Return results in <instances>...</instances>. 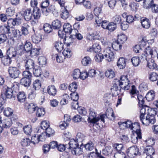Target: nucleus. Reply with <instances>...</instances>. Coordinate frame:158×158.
I'll return each mask as SVG.
<instances>
[{"label":"nucleus","mask_w":158,"mask_h":158,"mask_svg":"<svg viewBox=\"0 0 158 158\" xmlns=\"http://www.w3.org/2000/svg\"><path fill=\"white\" fill-rule=\"evenodd\" d=\"M157 113L156 111L148 107H142L140 110V120L145 126H148L150 124H154L156 122L155 116Z\"/></svg>","instance_id":"f257e3e1"},{"label":"nucleus","mask_w":158,"mask_h":158,"mask_svg":"<svg viewBox=\"0 0 158 158\" xmlns=\"http://www.w3.org/2000/svg\"><path fill=\"white\" fill-rule=\"evenodd\" d=\"M106 60L108 61H111L114 58V53L110 47L105 48L103 51V54L99 53L96 55L94 57L95 61L98 62H101L104 59V57Z\"/></svg>","instance_id":"f03ea898"},{"label":"nucleus","mask_w":158,"mask_h":158,"mask_svg":"<svg viewBox=\"0 0 158 158\" xmlns=\"http://www.w3.org/2000/svg\"><path fill=\"white\" fill-rule=\"evenodd\" d=\"M18 84V82H15L12 84L11 88L7 87L6 88H5V91L4 94H1V96L2 95L3 97L5 98V100L6 98H10L12 97H15V96L13 93L14 92H16L18 91L19 89Z\"/></svg>","instance_id":"7ed1b4c3"},{"label":"nucleus","mask_w":158,"mask_h":158,"mask_svg":"<svg viewBox=\"0 0 158 158\" xmlns=\"http://www.w3.org/2000/svg\"><path fill=\"white\" fill-rule=\"evenodd\" d=\"M145 54H142L140 56L138 57L140 60H147V56H150L152 58L155 57L157 54V52L154 48H151L149 46L144 51Z\"/></svg>","instance_id":"20e7f679"},{"label":"nucleus","mask_w":158,"mask_h":158,"mask_svg":"<svg viewBox=\"0 0 158 158\" xmlns=\"http://www.w3.org/2000/svg\"><path fill=\"white\" fill-rule=\"evenodd\" d=\"M133 131H135L137 135L136 137H133L132 138L131 141L134 143L137 142L138 139H140L142 138V135L140 129V126L138 123H133L130 129Z\"/></svg>","instance_id":"39448f33"},{"label":"nucleus","mask_w":158,"mask_h":158,"mask_svg":"<svg viewBox=\"0 0 158 158\" xmlns=\"http://www.w3.org/2000/svg\"><path fill=\"white\" fill-rule=\"evenodd\" d=\"M117 84L125 90L129 89L131 86V83L127 78V75L121 76L120 79L117 81Z\"/></svg>","instance_id":"423d86ee"},{"label":"nucleus","mask_w":158,"mask_h":158,"mask_svg":"<svg viewBox=\"0 0 158 158\" xmlns=\"http://www.w3.org/2000/svg\"><path fill=\"white\" fill-rule=\"evenodd\" d=\"M89 117L88 119V121L89 123H94L95 120H100L101 122H105L104 118L105 115L102 114L99 116V117H96V113L95 112L94 110L92 109H89Z\"/></svg>","instance_id":"0eeeda50"},{"label":"nucleus","mask_w":158,"mask_h":158,"mask_svg":"<svg viewBox=\"0 0 158 158\" xmlns=\"http://www.w3.org/2000/svg\"><path fill=\"white\" fill-rule=\"evenodd\" d=\"M128 156L131 158H135L136 156L140 155L139 149L136 146H132L129 148L127 150Z\"/></svg>","instance_id":"6e6552de"},{"label":"nucleus","mask_w":158,"mask_h":158,"mask_svg":"<svg viewBox=\"0 0 158 158\" xmlns=\"http://www.w3.org/2000/svg\"><path fill=\"white\" fill-rule=\"evenodd\" d=\"M41 86V84L40 81L36 80L34 81L31 87V89L30 90L29 95H33L34 96L36 94L35 91L39 90Z\"/></svg>","instance_id":"1a4fd4ad"},{"label":"nucleus","mask_w":158,"mask_h":158,"mask_svg":"<svg viewBox=\"0 0 158 158\" xmlns=\"http://www.w3.org/2000/svg\"><path fill=\"white\" fill-rule=\"evenodd\" d=\"M9 76L14 79L19 77L20 71L18 68L15 67H10L8 70Z\"/></svg>","instance_id":"9d476101"},{"label":"nucleus","mask_w":158,"mask_h":158,"mask_svg":"<svg viewBox=\"0 0 158 158\" xmlns=\"http://www.w3.org/2000/svg\"><path fill=\"white\" fill-rule=\"evenodd\" d=\"M23 17L24 19L26 21L31 20L33 17L32 11L30 8H28L23 10Z\"/></svg>","instance_id":"9b49d317"},{"label":"nucleus","mask_w":158,"mask_h":158,"mask_svg":"<svg viewBox=\"0 0 158 158\" xmlns=\"http://www.w3.org/2000/svg\"><path fill=\"white\" fill-rule=\"evenodd\" d=\"M33 30L34 32V34L31 37L32 41L35 44H38L41 41L42 39L41 35L38 31H36L35 32L33 28Z\"/></svg>","instance_id":"f8f14e48"},{"label":"nucleus","mask_w":158,"mask_h":158,"mask_svg":"<svg viewBox=\"0 0 158 158\" xmlns=\"http://www.w3.org/2000/svg\"><path fill=\"white\" fill-rule=\"evenodd\" d=\"M45 135L42 132L41 134L36 136V135L31 138V142L34 144L37 143L40 141H43L44 139Z\"/></svg>","instance_id":"ddd939ff"},{"label":"nucleus","mask_w":158,"mask_h":158,"mask_svg":"<svg viewBox=\"0 0 158 158\" xmlns=\"http://www.w3.org/2000/svg\"><path fill=\"white\" fill-rule=\"evenodd\" d=\"M25 107L26 110L30 113H33L37 108L36 105L33 103L29 104L28 103H26L25 104Z\"/></svg>","instance_id":"4468645a"},{"label":"nucleus","mask_w":158,"mask_h":158,"mask_svg":"<svg viewBox=\"0 0 158 158\" xmlns=\"http://www.w3.org/2000/svg\"><path fill=\"white\" fill-rule=\"evenodd\" d=\"M25 67L26 70L33 69L35 66L34 61L31 59L26 60L25 62Z\"/></svg>","instance_id":"2eb2a0df"},{"label":"nucleus","mask_w":158,"mask_h":158,"mask_svg":"<svg viewBox=\"0 0 158 158\" xmlns=\"http://www.w3.org/2000/svg\"><path fill=\"white\" fill-rule=\"evenodd\" d=\"M143 153L147 155L146 157L148 156L151 157V156H152L155 153L154 149L151 146H147L144 149Z\"/></svg>","instance_id":"dca6fc26"},{"label":"nucleus","mask_w":158,"mask_h":158,"mask_svg":"<svg viewBox=\"0 0 158 158\" xmlns=\"http://www.w3.org/2000/svg\"><path fill=\"white\" fill-rule=\"evenodd\" d=\"M126 59L123 57H120L118 60L117 64L120 69L124 68L126 65Z\"/></svg>","instance_id":"f3484780"},{"label":"nucleus","mask_w":158,"mask_h":158,"mask_svg":"<svg viewBox=\"0 0 158 158\" xmlns=\"http://www.w3.org/2000/svg\"><path fill=\"white\" fill-rule=\"evenodd\" d=\"M47 91L50 95L55 96L56 94L57 90L54 85H51L48 87Z\"/></svg>","instance_id":"a211bd4d"},{"label":"nucleus","mask_w":158,"mask_h":158,"mask_svg":"<svg viewBox=\"0 0 158 158\" xmlns=\"http://www.w3.org/2000/svg\"><path fill=\"white\" fill-rule=\"evenodd\" d=\"M69 147L67 148V149L69 150H71L79 146V143L75 139H71L69 142ZM68 146V145H67Z\"/></svg>","instance_id":"6ab92c4d"},{"label":"nucleus","mask_w":158,"mask_h":158,"mask_svg":"<svg viewBox=\"0 0 158 158\" xmlns=\"http://www.w3.org/2000/svg\"><path fill=\"white\" fill-rule=\"evenodd\" d=\"M95 152H90L87 156H84L83 158H99L103 157L101 155V154L98 152V150L95 148Z\"/></svg>","instance_id":"aec40b11"},{"label":"nucleus","mask_w":158,"mask_h":158,"mask_svg":"<svg viewBox=\"0 0 158 158\" xmlns=\"http://www.w3.org/2000/svg\"><path fill=\"white\" fill-rule=\"evenodd\" d=\"M141 23L142 27L145 29H148L150 27V22L148 19L146 18H142Z\"/></svg>","instance_id":"412c9836"},{"label":"nucleus","mask_w":158,"mask_h":158,"mask_svg":"<svg viewBox=\"0 0 158 158\" xmlns=\"http://www.w3.org/2000/svg\"><path fill=\"white\" fill-rule=\"evenodd\" d=\"M73 155L76 156H79L82 155L83 153V148L81 147L77 146L71 150Z\"/></svg>","instance_id":"4be33fe9"},{"label":"nucleus","mask_w":158,"mask_h":158,"mask_svg":"<svg viewBox=\"0 0 158 158\" xmlns=\"http://www.w3.org/2000/svg\"><path fill=\"white\" fill-rule=\"evenodd\" d=\"M147 65L150 69L155 70L157 69V64L155 62L154 60L150 58L148 60Z\"/></svg>","instance_id":"5701e85b"},{"label":"nucleus","mask_w":158,"mask_h":158,"mask_svg":"<svg viewBox=\"0 0 158 158\" xmlns=\"http://www.w3.org/2000/svg\"><path fill=\"white\" fill-rule=\"evenodd\" d=\"M30 27L27 23L23 24L21 26V31L23 35H26L29 33V29Z\"/></svg>","instance_id":"b1692460"},{"label":"nucleus","mask_w":158,"mask_h":158,"mask_svg":"<svg viewBox=\"0 0 158 158\" xmlns=\"http://www.w3.org/2000/svg\"><path fill=\"white\" fill-rule=\"evenodd\" d=\"M12 123L11 120L10 118H8L2 121L1 125L3 128H8L11 126Z\"/></svg>","instance_id":"393cba45"},{"label":"nucleus","mask_w":158,"mask_h":158,"mask_svg":"<svg viewBox=\"0 0 158 158\" xmlns=\"http://www.w3.org/2000/svg\"><path fill=\"white\" fill-rule=\"evenodd\" d=\"M6 56L11 59L16 57L17 53L14 49L9 48L6 51Z\"/></svg>","instance_id":"a878e982"},{"label":"nucleus","mask_w":158,"mask_h":158,"mask_svg":"<svg viewBox=\"0 0 158 158\" xmlns=\"http://www.w3.org/2000/svg\"><path fill=\"white\" fill-rule=\"evenodd\" d=\"M112 48H111L110 47V48H111V50H112V51L114 53L113 51V50L117 51L118 50H120L121 49L122 47V44L117 40L113 42L112 44Z\"/></svg>","instance_id":"bb28decb"},{"label":"nucleus","mask_w":158,"mask_h":158,"mask_svg":"<svg viewBox=\"0 0 158 158\" xmlns=\"http://www.w3.org/2000/svg\"><path fill=\"white\" fill-rule=\"evenodd\" d=\"M63 30L67 34L71 33L73 29L71 25L69 23H65L63 26Z\"/></svg>","instance_id":"cd10ccee"},{"label":"nucleus","mask_w":158,"mask_h":158,"mask_svg":"<svg viewBox=\"0 0 158 158\" xmlns=\"http://www.w3.org/2000/svg\"><path fill=\"white\" fill-rule=\"evenodd\" d=\"M101 49L99 45L97 43H95L93 45L92 47L89 48V51L90 52H93L97 53L100 52Z\"/></svg>","instance_id":"c85d7f7f"},{"label":"nucleus","mask_w":158,"mask_h":158,"mask_svg":"<svg viewBox=\"0 0 158 158\" xmlns=\"http://www.w3.org/2000/svg\"><path fill=\"white\" fill-rule=\"evenodd\" d=\"M32 11L33 17L35 19H38L40 18L41 14L39 9L37 8H34Z\"/></svg>","instance_id":"c756f323"},{"label":"nucleus","mask_w":158,"mask_h":158,"mask_svg":"<svg viewBox=\"0 0 158 158\" xmlns=\"http://www.w3.org/2000/svg\"><path fill=\"white\" fill-rule=\"evenodd\" d=\"M17 96L18 101L20 102H24L26 99L25 94L23 92H19Z\"/></svg>","instance_id":"7c9ffc66"},{"label":"nucleus","mask_w":158,"mask_h":158,"mask_svg":"<svg viewBox=\"0 0 158 158\" xmlns=\"http://www.w3.org/2000/svg\"><path fill=\"white\" fill-rule=\"evenodd\" d=\"M76 105H74V104L73 105V106H74V108L75 109L78 108V110L79 113L82 115H85L87 113V112L85 108L84 107L79 108L78 103L77 102L76 103Z\"/></svg>","instance_id":"2f4dec72"},{"label":"nucleus","mask_w":158,"mask_h":158,"mask_svg":"<svg viewBox=\"0 0 158 158\" xmlns=\"http://www.w3.org/2000/svg\"><path fill=\"white\" fill-rule=\"evenodd\" d=\"M31 79L23 77L20 81V84L25 87L29 86L31 84Z\"/></svg>","instance_id":"473e14b6"},{"label":"nucleus","mask_w":158,"mask_h":158,"mask_svg":"<svg viewBox=\"0 0 158 158\" xmlns=\"http://www.w3.org/2000/svg\"><path fill=\"white\" fill-rule=\"evenodd\" d=\"M53 46L58 52H60L63 49L64 44L61 42L56 41L53 44Z\"/></svg>","instance_id":"72a5a7b5"},{"label":"nucleus","mask_w":158,"mask_h":158,"mask_svg":"<svg viewBox=\"0 0 158 158\" xmlns=\"http://www.w3.org/2000/svg\"><path fill=\"white\" fill-rule=\"evenodd\" d=\"M2 62L5 66H8L11 63L12 60L6 56H4L1 59Z\"/></svg>","instance_id":"f704fd0d"},{"label":"nucleus","mask_w":158,"mask_h":158,"mask_svg":"<svg viewBox=\"0 0 158 158\" xmlns=\"http://www.w3.org/2000/svg\"><path fill=\"white\" fill-rule=\"evenodd\" d=\"M33 72L34 75L36 77H39L42 74L41 69L39 67H35L33 68Z\"/></svg>","instance_id":"c9c22d12"},{"label":"nucleus","mask_w":158,"mask_h":158,"mask_svg":"<svg viewBox=\"0 0 158 158\" xmlns=\"http://www.w3.org/2000/svg\"><path fill=\"white\" fill-rule=\"evenodd\" d=\"M117 84H115L111 88V92L113 96H116L118 95L120 93V89L118 88V86Z\"/></svg>","instance_id":"e433bc0d"},{"label":"nucleus","mask_w":158,"mask_h":158,"mask_svg":"<svg viewBox=\"0 0 158 158\" xmlns=\"http://www.w3.org/2000/svg\"><path fill=\"white\" fill-rule=\"evenodd\" d=\"M127 39V37L124 34H120L118 35L117 41L122 44L126 41Z\"/></svg>","instance_id":"4c0bfd02"},{"label":"nucleus","mask_w":158,"mask_h":158,"mask_svg":"<svg viewBox=\"0 0 158 158\" xmlns=\"http://www.w3.org/2000/svg\"><path fill=\"white\" fill-rule=\"evenodd\" d=\"M55 56L56 61L58 63L63 62L66 58L62 53H58L55 54Z\"/></svg>","instance_id":"58836bf2"},{"label":"nucleus","mask_w":158,"mask_h":158,"mask_svg":"<svg viewBox=\"0 0 158 158\" xmlns=\"http://www.w3.org/2000/svg\"><path fill=\"white\" fill-rule=\"evenodd\" d=\"M155 96V95L154 91L151 90L147 93L145 96V98L147 100L150 102L154 99Z\"/></svg>","instance_id":"ea45409f"},{"label":"nucleus","mask_w":158,"mask_h":158,"mask_svg":"<svg viewBox=\"0 0 158 158\" xmlns=\"http://www.w3.org/2000/svg\"><path fill=\"white\" fill-rule=\"evenodd\" d=\"M36 112V116L38 117H41L43 116L45 113L44 109L43 108H37Z\"/></svg>","instance_id":"a19ab883"},{"label":"nucleus","mask_w":158,"mask_h":158,"mask_svg":"<svg viewBox=\"0 0 158 158\" xmlns=\"http://www.w3.org/2000/svg\"><path fill=\"white\" fill-rule=\"evenodd\" d=\"M106 76L110 78H112L115 76V73L113 69H108L105 73Z\"/></svg>","instance_id":"79ce46f5"},{"label":"nucleus","mask_w":158,"mask_h":158,"mask_svg":"<svg viewBox=\"0 0 158 158\" xmlns=\"http://www.w3.org/2000/svg\"><path fill=\"white\" fill-rule=\"evenodd\" d=\"M52 25L54 29H58L61 27V24L60 21L56 19L52 22Z\"/></svg>","instance_id":"37998d69"},{"label":"nucleus","mask_w":158,"mask_h":158,"mask_svg":"<svg viewBox=\"0 0 158 158\" xmlns=\"http://www.w3.org/2000/svg\"><path fill=\"white\" fill-rule=\"evenodd\" d=\"M40 49L37 48H33L30 51V54L31 57L37 56L40 53Z\"/></svg>","instance_id":"c03bdc74"},{"label":"nucleus","mask_w":158,"mask_h":158,"mask_svg":"<svg viewBox=\"0 0 158 158\" xmlns=\"http://www.w3.org/2000/svg\"><path fill=\"white\" fill-rule=\"evenodd\" d=\"M10 32L12 35L15 37H19L20 35V32L17 29L11 27Z\"/></svg>","instance_id":"a18cd8bd"},{"label":"nucleus","mask_w":158,"mask_h":158,"mask_svg":"<svg viewBox=\"0 0 158 158\" xmlns=\"http://www.w3.org/2000/svg\"><path fill=\"white\" fill-rule=\"evenodd\" d=\"M62 53L65 58H69L72 55V53L71 50L68 48H65L63 52Z\"/></svg>","instance_id":"49530a36"},{"label":"nucleus","mask_w":158,"mask_h":158,"mask_svg":"<svg viewBox=\"0 0 158 158\" xmlns=\"http://www.w3.org/2000/svg\"><path fill=\"white\" fill-rule=\"evenodd\" d=\"M131 61L134 66L136 67L139 65L140 60L138 57L134 56L131 58Z\"/></svg>","instance_id":"de8ad7c7"},{"label":"nucleus","mask_w":158,"mask_h":158,"mask_svg":"<svg viewBox=\"0 0 158 158\" xmlns=\"http://www.w3.org/2000/svg\"><path fill=\"white\" fill-rule=\"evenodd\" d=\"M69 16V13L68 10L64 7L60 14V16L63 19H66Z\"/></svg>","instance_id":"09e8293b"},{"label":"nucleus","mask_w":158,"mask_h":158,"mask_svg":"<svg viewBox=\"0 0 158 158\" xmlns=\"http://www.w3.org/2000/svg\"><path fill=\"white\" fill-rule=\"evenodd\" d=\"M149 79L152 81H155L158 79V74L155 72H151L149 75Z\"/></svg>","instance_id":"8fccbe9b"},{"label":"nucleus","mask_w":158,"mask_h":158,"mask_svg":"<svg viewBox=\"0 0 158 158\" xmlns=\"http://www.w3.org/2000/svg\"><path fill=\"white\" fill-rule=\"evenodd\" d=\"M85 147L86 150L91 151L95 148L94 144L91 141H89L85 145Z\"/></svg>","instance_id":"3c124183"},{"label":"nucleus","mask_w":158,"mask_h":158,"mask_svg":"<svg viewBox=\"0 0 158 158\" xmlns=\"http://www.w3.org/2000/svg\"><path fill=\"white\" fill-rule=\"evenodd\" d=\"M38 62L40 65L43 66L46 64L47 59L45 56H41L38 58Z\"/></svg>","instance_id":"603ef678"},{"label":"nucleus","mask_w":158,"mask_h":158,"mask_svg":"<svg viewBox=\"0 0 158 158\" xmlns=\"http://www.w3.org/2000/svg\"><path fill=\"white\" fill-rule=\"evenodd\" d=\"M81 63L83 65L86 66L91 63V60L89 57L85 56L82 59Z\"/></svg>","instance_id":"864d4df0"},{"label":"nucleus","mask_w":158,"mask_h":158,"mask_svg":"<svg viewBox=\"0 0 158 158\" xmlns=\"http://www.w3.org/2000/svg\"><path fill=\"white\" fill-rule=\"evenodd\" d=\"M23 47L27 52H30L32 48V45L31 43L27 41L26 42Z\"/></svg>","instance_id":"5fc2aeb1"},{"label":"nucleus","mask_w":158,"mask_h":158,"mask_svg":"<svg viewBox=\"0 0 158 158\" xmlns=\"http://www.w3.org/2000/svg\"><path fill=\"white\" fill-rule=\"evenodd\" d=\"M43 28L44 31L47 33H50L52 30V28L51 26L47 23L44 24L43 26Z\"/></svg>","instance_id":"6e6d98bb"},{"label":"nucleus","mask_w":158,"mask_h":158,"mask_svg":"<svg viewBox=\"0 0 158 158\" xmlns=\"http://www.w3.org/2000/svg\"><path fill=\"white\" fill-rule=\"evenodd\" d=\"M13 112V110L11 108L7 107L6 108L4 111V114L7 117H9L11 115Z\"/></svg>","instance_id":"4d7b16f0"},{"label":"nucleus","mask_w":158,"mask_h":158,"mask_svg":"<svg viewBox=\"0 0 158 158\" xmlns=\"http://www.w3.org/2000/svg\"><path fill=\"white\" fill-rule=\"evenodd\" d=\"M113 147L117 150V152H122V151L124 148V146L121 143H115L113 145Z\"/></svg>","instance_id":"13d9d810"},{"label":"nucleus","mask_w":158,"mask_h":158,"mask_svg":"<svg viewBox=\"0 0 158 158\" xmlns=\"http://www.w3.org/2000/svg\"><path fill=\"white\" fill-rule=\"evenodd\" d=\"M23 130L26 134L30 135L32 131L31 126V125H27L23 127Z\"/></svg>","instance_id":"bf43d9fd"},{"label":"nucleus","mask_w":158,"mask_h":158,"mask_svg":"<svg viewBox=\"0 0 158 158\" xmlns=\"http://www.w3.org/2000/svg\"><path fill=\"white\" fill-rule=\"evenodd\" d=\"M77 89V85L76 82H73L70 84L69 87V89L73 93L75 92Z\"/></svg>","instance_id":"052dcab7"},{"label":"nucleus","mask_w":158,"mask_h":158,"mask_svg":"<svg viewBox=\"0 0 158 158\" xmlns=\"http://www.w3.org/2000/svg\"><path fill=\"white\" fill-rule=\"evenodd\" d=\"M64 98H63L60 102V104L61 105H65L68 103V99L69 98V96L67 94H64L63 95Z\"/></svg>","instance_id":"680f3d73"},{"label":"nucleus","mask_w":158,"mask_h":158,"mask_svg":"<svg viewBox=\"0 0 158 158\" xmlns=\"http://www.w3.org/2000/svg\"><path fill=\"white\" fill-rule=\"evenodd\" d=\"M15 13V10L11 7L7 9L6 10V15L8 16H13Z\"/></svg>","instance_id":"e2e57ef3"},{"label":"nucleus","mask_w":158,"mask_h":158,"mask_svg":"<svg viewBox=\"0 0 158 158\" xmlns=\"http://www.w3.org/2000/svg\"><path fill=\"white\" fill-rule=\"evenodd\" d=\"M84 136L83 134L81 133H78L77 134L75 139L79 143L82 142L84 140Z\"/></svg>","instance_id":"0e129e2a"},{"label":"nucleus","mask_w":158,"mask_h":158,"mask_svg":"<svg viewBox=\"0 0 158 158\" xmlns=\"http://www.w3.org/2000/svg\"><path fill=\"white\" fill-rule=\"evenodd\" d=\"M2 30L1 32L2 33H3V34H10L11 32H10L11 28L9 26H4L3 27L1 28Z\"/></svg>","instance_id":"69168bd1"},{"label":"nucleus","mask_w":158,"mask_h":158,"mask_svg":"<svg viewBox=\"0 0 158 158\" xmlns=\"http://www.w3.org/2000/svg\"><path fill=\"white\" fill-rule=\"evenodd\" d=\"M81 74V72L79 69H75L73 74V78L75 79H77L80 77V75Z\"/></svg>","instance_id":"338daca9"},{"label":"nucleus","mask_w":158,"mask_h":158,"mask_svg":"<svg viewBox=\"0 0 158 158\" xmlns=\"http://www.w3.org/2000/svg\"><path fill=\"white\" fill-rule=\"evenodd\" d=\"M114 158H125V155L123 152H117L114 155Z\"/></svg>","instance_id":"774afa93"}]
</instances>
